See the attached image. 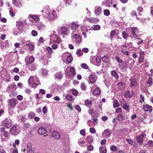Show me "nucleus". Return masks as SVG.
<instances>
[{"label":"nucleus","instance_id":"nucleus-64","mask_svg":"<svg viewBox=\"0 0 153 153\" xmlns=\"http://www.w3.org/2000/svg\"><path fill=\"white\" fill-rule=\"evenodd\" d=\"M147 144L151 146H153V141L152 140H149Z\"/></svg>","mask_w":153,"mask_h":153},{"label":"nucleus","instance_id":"nucleus-32","mask_svg":"<svg viewBox=\"0 0 153 153\" xmlns=\"http://www.w3.org/2000/svg\"><path fill=\"white\" fill-rule=\"evenodd\" d=\"M111 75L115 78L117 79L118 78V74L116 73L115 70H113L111 72Z\"/></svg>","mask_w":153,"mask_h":153},{"label":"nucleus","instance_id":"nucleus-58","mask_svg":"<svg viewBox=\"0 0 153 153\" xmlns=\"http://www.w3.org/2000/svg\"><path fill=\"white\" fill-rule=\"evenodd\" d=\"M72 94L75 96L77 95L78 94V92L75 89H73L72 91Z\"/></svg>","mask_w":153,"mask_h":153},{"label":"nucleus","instance_id":"nucleus-6","mask_svg":"<svg viewBox=\"0 0 153 153\" xmlns=\"http://www.w3.org/2000/svg\"><path fill=\"white\" fill-rule=\"evenodd\" d=\"M12 123L11 120L8 118H6L4 120L3 126L7 128H9L10 127Z\"/></svg>","mask_w":153,"mask_h":153},{"label":"nucleus","instance_id":"nucleus-10","mask_svg":"<svg viewBox=\"0 0 153 153\" xmlns=\"http://www.w3.org/2000/svg\"><path fill=\"white\" fill-rule=\"evenodd\" d=\"M73 40L77 44L80 43L82 41L81 38L79 34H74L73 35Z\"/></svg>","mask_w":153,"mask_h":153},{"label":"nucleus","instance_id":"nucleus-47","mask_svg":"<svg viewBox=\"0 0 153 153\" xmlns=\"http://www.w3.org/2000/svg\"><path fill=\"white\" fill-rule=\"evenodd\" d=\"M76 53L79 56H82L83 54L82 52V51L81 49H78L76 52Z\"/></svg>","mask_w":153,"mask_h":153},{"label":"nucleus","instance_id":"nucleus-16","mask_svg":"<svg viewBox=\"0 0 153 153\" xmlns=\"http://www.w3.org/2000/svg\"><path fill=\"white\" fill-rule=\"evenodd\" d=\"M87 21L90 22L97 23L99 21V19L97 18L91 17L88 19Z\"/></svg>","mask_w":153,"mask_h":153},{"label":"nucleus","instance_id":"nucleus-8","mask_svg":"<svg viewBox=\"0 0 153 153\" xmlns=\"http://www.w3.org/2000/svg\"><path fill=\"white\" fill-rule=\"evenodd\" d=\"M146 136V134L143 133H142L141 135L137 136V137L136 140L137 142L140 144H142L143 143V137Z\"/></svg>","mask_w":153,"mask_h":153},{"label":"nucleus","instance_id":"nucleus-24","mask_svg":"<svg viewBox=\"0 0 153 153\" xmlns=\"http://www.w3.org/2000/svg\"><path fill=\"white\" fill-rule=\"evenodd\" d=\"M18 102L16 99H12L9 100V103L10 105H15L17 104Z\"/></svg>","mask_w":153,"mask_h":153},{"label":"nucleus","instance_id":"nucleus-33","mask_svg":"<svg viewBox=\"0 0 153 153\" xmlns=\"http://www.w3.org/2000/svg\"><path fill=\"white\" fill-rule=\"evenodd\" d=\"M46 28V27L45 25L41 22L39 23V30H44Z\"/></svg>","mask_w":153,"mask_h":153},{"label":"nucleus","instance_id":"nucleus-35","mask_svg":"<svg viewBox=\"0 0 153 153\" xmlns=\"http://www.w3.org/2000/svg\"><path fill=\"white\" fill-rule=\"evenodd\" d=\"M123 85V83L120 82L117 84V87L120 90H121L124 88Z\"/></svg>","mask_w":153,"mask_h":153},{"label":"nucleus","instance_id":"nucleus-4","mask_svg":"<svg viewBox=\"0 0 153 153\" xmlns=\"http://www.w3.org/2000/svg\"><path fill=\"white\" fill-rule=\"evenodd\" d=\"M129 60L127 59L126 61H123L122 62L118 64V66L120 69L121 70H123L125 69H127V65L128 64Z\"/></svg>","mask_w":153,"mask_h":153},{"label":"nucleus","instance_id":"nucleus-25","mask_svg":"<svg viewBox=\"0 0 153 153\" xmlns=\"http://www.w3.org/2000/svg\"><path fill=\"white\" fill-rule=\"evenodd\" d=\"M46 132V129L43 127L39 128V134L43 135L45 134Z\"/></svg>","mask_w":153,"mask_h":153},{"label":"nucleus","instance_id":"nucleus-11","mask_svg":"<svg viewBox=\"0 0 153 153\" xmlns=\"http://www.w3.org/2000/svg\"><path fill=\"white\" fill-rule=\"evenodd\" d=\"M111 134V132L110 130L107 129L104 130L102 133V135L105 138H107L109 137Z\"/></svg>","mask_w":153,"mask_h":153},{"label":"nucleus","instance_id":"nucleus-36","mask_svg":"<svg viewBox=\"0 0 153 153\" xmlns=\"http://www.w3.org/2000/svg\"><path fill=\"white\" fill-rule=\"evenodd\" d=\"M117 119L119 121H122L124 119V118L122 114L121 113L119 114L117 116Z\"/></svg>","mask_w":153,"mask_h":153},{"label":"nucleus","instance_id":"nucleus-22","mask_svg":"<svg viewBox=\"0 0 153 153\" xmlns=\"http://www.w3.org/2000/svg\"><path fill=\"white\" fill-rule=\"evenodd\" d=\"M28 19L30 21L32 20V19H33L36 22L38 20V17L35 15L33 16L32 15H30L29 16Z\"/></svg>","mask_w":153,"mask_h":153},{"label":"nucleus","instance_id":"nucleus-44","mask_svg":"<svg viewBox=\"0 0 153 153\" xmlns=\"http://www.w3.org/2000/svg\"><path fill=\"white\" fill-rule=\"evenodd\" d=\"M115 58L117 61L119 62V63H120L123 62V61L121 59H120L119 57L118 56H116L115 57Z\"/></svg>","mask_w":153,"mask_h":153},{"label":"nucleus","instance_id":"nucleus-9","mask_svg":"<svg viewBox=\"0 0 153 153\" xmlns=\"http://www.w3.org/2000/svg\"><path fill=\"white\" fill-rule=\"evenodd\" d=\"M94 13L96 16L100 15L102 13V8L100 6H97L94 8Z\"/></svg>","mask_w":153,"mask_h":153},{"label":"nucleus","instance_id":"nucleus-7","mask_svg":"<svg viewBox=\"0 0 153 153\" xmlns=\"http://www.w3.org/2000/svg\"><path fill=\"white\" fill-rule=\"evenodd\" d=\"M62 57L65 58L67 56L66 61L68 63H70L73 60V57L70 53L68 52L64 53L62 55Z\"/></svg>","mask_w":153,"mask_h":153},{"label":"nucleus","instance_id":"nucleus-30","mask_svg":"<svg viewBox=\"0 0 153 153\" xmlns=\"http://www.w3.org/2000/svg\"><path fill=\"white\" fill-rule=\"evenodd\" d=\"M62 75L60 72H58L55 75V78L58 79H61L62 77Z\"/></svg>","mask_w":153,"mask_h":153},{"label":"nucleus","instance_id":"nucleus-55","mask_svg":"<svg viewBox=\"0 0 153 153\" xmlns=\"http://www.w3.org/2000/svg\"><path fill=\"white\" fill-rule=\"evenodd\" d=\"M130 14L132 17L137 16L136 12L135 11H132Z\"/></svg>","mask_w":153,"mask_h":153},{"label":"nucleus","instance_id":"nucleus-63","mask_svg":"<svg viewBox=\"0 0 153 153\" xmlns=\"http://www.w3.org/2000/svg\"><path fill=\"white\" fill-rule=\"evenodd\" d=\"M121 51L124 54L128 55L129 54L128 52L127 51H125L124 50L121 49Z\"/></svg>","mask_w":153,"mask_h":153},{"label":"nucleus","instance_id":"nucleus-2","mask_svg":"<svg viewBox=\"0 0 153 153\" xmlns=\"http://www.w3.org/2000/svg\"><path fill=\"white\" fill-rule=\"evenodd\" d=\"M91 89L92 94L94 95H99L100 93V89L96 85H94L92 87H91Z\"/></svg>","mask_w":153,"mask_h":153},{"label":"nucleus","instance_id":"nucleus-3","mask_svg":"<svg viewBox=\"0 0 153 153\" xmlns=\"http://www.w3.org/2000/svg\"><path fill=\"white\" fill-rule=\"evenodd\" d=\"M10 131L12 135H16L20 132L21 130L19 126H14L11 128Z\"/></svg>","mask_w":153,"mask_h":153},{"label":"nucleus","instance_id":"nucleus-39","mask_svg":"<svg viewBox=\"0 0 153 153\" xmlns=\"http://www.w3.org/2000/svg\"><path fill=\"white\" fill-rule=\"evenodd\" d=\"M112 0H107L106 1V5L108 7H110L112 5Z\"/></svg>","mask_w":153,"mask_h":153},{"label":"nucleus","instance_id":"nucleus-60","mask_svg":"<svg viewBox=\"0 0 153 153\" xmlns=\"http://www.w3.org/2000/svg\"><path fill=\"white\" fill-rule=\"evenodd\" d=\"M0 152L1 153H6V152L4 151V149L2 146H0Z\"/></svg>","mask_w":153,"mask_h":153},{"label":"nucleus","instance_id":"nucleus-34","mask_svg":"<svg viewBox=\"0 0 153 153\" xmlns=\"http://www.w3.org/2000/svg\"><path fill=\"white\" fill-rule=\"evenodd\" d=\"M153 84V81L151 77H149L148 80L147 85L149 87L152 85Z\"/></svg>","mask_w":153,"mask_h":153},{"label":"nucleus","instance_id":"nucleus-29","mask_svg":"<svg viewBox=\"0 0 153 153\" xmlns=\"http://www.w3.org/2000/svg\"><path fill=\"white\" fill-rule=\"evenodd\" d=\"M100 28V25H96L93 26L91 28V29L92 30H98Z\"/></svg>","mask_w":153,"mask_h":153},{"label":"nucleus","instance_id":"nucleus-18","mask_svg":"<svg viewBox=\"0 0 153 153\" xmlns=\"http://www.w3.org/2000/svg\"><path fill=\"white\" fill-rule=\"evenodd\" d=\"M134 94V93L132 91H128L125 92L124 96L126 98H130L132 97Z\"/></svg>","mask_w":153,"mask_h":153},{"label":"nucleus","instance_id":"nucleus-59","mask_svg":"<svg viewBox=\"0 0 153 153\" xmlns=\"http://www.w3.org/2000/svg\"><path fill=\"white\" fill-rule=\"evenodd\" d=\"M37 32L35 30H32L31 32V34L33 36H36L37 35Z\"/></svg>","mask_w":153,"mask_h":153},{"label":"nucleus","instance_id":"nucleus-43","mask_svg":"<svg viewBox=\"0 0 153 153\" xmlns=\"http://www.w3.org/2000/svg\"><path fill=\"white\" fill-rule=\"evenodd\" d=\"M104 13L106 16H108L110 14V12L108 9H105L104 10Z\"/></svg>","mask_w":153,"mask_h":153},{"label":"nucleus","instance_id":"nucleus-62","mask_svg":"<svg viewBox=\"0 0 153 153\" xmlns=\"http://www.w3.org/2000/svg\"><path fill=\"white\" fill-rule=\"evenodd\" d=\"M80 133L82 136H85V131L84 129H82L80 131Z\"/></svg>","mask_w":153,"mask_h":153},{"label":"nucleus","instance_id":"nucleus-37","mask_svg":"<svg viewBox=\"0 0 153 153\" xmlns=\"http://www.w3.org/2000/svg\"><path fill=\"white\" fill-rule=\"evenodd\" d=\"M32 147L31 146V143H28L27 146V152L28 151L32 150Z\"/></svg>","mask_w":153,"mask_h":153},{"label":"nucleus","instance_id":"nucleus-23","mask_svg":"<svg viewBox=\"0 0 153 153\" xmlns=\"http://www.w3.org/2000/svg\"><path fill=\"white\" fill-rule=\"evenodd\" d=\"M70 27L72 28L76 29L78 28L79 25L76 22H73L70 24Z\"/></svg>","mask_w":153,"mask_h":153},{"label":"nucleus","instance_id":"nucleus-42","mask_svg":"<svg viewBox=\"0 0 153 153\" xmlns=\"http://www.w3.org/2000/svg\"><path fill=\"white\" fill-rule=\"evenodd\" d=\"M120 101L121 105H127V104L124 99H120Z\"/></svg>","mask_w":153,"mask_h":153},{"label":"nucleus","instance_id":"nucleus-51","mask_svg":"<svg viewBox=\"0 0 153 153\" xmlns=\"http://www.w3.org/2000/svg\"><path fill=\"white\" fill-rule=\"evenodd\" d=\"M35 115V113L33 112H30L29 113L28 116L30 118H33Z\"/></svg>","mask_w":153,"mask_h":153},{"label":"nucleus","instance_id":"nucleus-46","mask_svg":"<svg viewBox=\"0 0 153 153\" xmlns=\"http://www.w3.org/2000/svg\"><path fill=\"white\" fill-rule=\"evenodd\" d=\"M126 141L130 145H132L134 143L133 141L131 139H126Z\"/></svg>","mask_w":153,"mask_h":153},{"label":"nucleus","instance_id":"nucleus-50","mask_svg":"<svg viewBox=\"0 0 153 153\" xmlns=\"http://www.w3.org/2000/svg\"><path fill=\"white\" fill-rule=\"evenodd\" d=\"M66 98L67 99L70 101L72 100L73 98L72 96L70 95H68L66 96Z\"/></svg>","mask_w":153,"mask_h":153},{"label":"nucleus","instance_id":"nucleus-61","mask_svg":"<svg viewBox=\"0 0 153 153\" xmlns=\"http://www.w3.org/2000/svg\"><path fill=\"white\" fill-rule=\"evenodd\" d=\"M90 131L91 133H95L96 132V130L93 127L90 128Z\"/></svg>","mask_w":153,"mask_h":153},{"label":"nucleus","instance_id":"nucleus-48","mask_svg":"<svg viewBox=\"0 0 153 153\" xmlns=\"http://www.w3.org/2000/svg\"><path fill=\"white\" fill-rule=\"evenodd\" d=\"M144 58L143 56H140L138 60V62L140 63H142L144 61Z\"/></svg>","mask_w":153,"mask_h":153},{"label":"nucleus","instance_id":"nucleus-14","mask_svg":"<svg viewBox=\"0 0 153 153\" xmlns=\"http://www.w3.org/2000/svg\"><path fill=\"white\" fill-rule=\"evenodd\" d=\"M28 82L30 86L32 88L36 87L37 84L33 81V78L31 77H30L28 79Z\"/></svg>","mask_w":153,"mask_h":153},{"label":"nucleus","instance_id":"nucleus-12","mask_svg":"<svg viewBox=\"0 0 153 153\" xmlns=\"http://www.w3.org/2000/svg\"><path fill=\"white\" fill-rule=\"evenodd\" d=\"M129 80L131 83L130 85L131 87L137 85L138 82L135 79L132 77H131V78L129 79Z\"/></svg>","mask_w":153,"mask_h":153},{"label":"nucleus","instance_id":"nucleus-1","mask_svg":"<svg viewBox=\"0 0 153 153\" xmlns=\"http://www.w3.org/2000/svg\"><path fill=\"white\" fill-rule=\"evenodd\" d=\"M42 12L44 16L47 15V18L51 22L54 20L57 17V15L56 12L54 10H50V8L48 6L45 7L42 10Z\"/></svg>","mask_w":153,"mask_h":153},{"label":"nucleus","instance_id":"nucleus-53","mask_svg":"<svg viewBox=\"0 0 153 153\" xmlns=\"http://www.w3.org/2000/svg\"><path fill=\"white\" fill-rule=\"evenodd\" d=\"M46 50L48 51V53L50 54H51L53 52V51L51 48L49 47L47 48Z\"/></svg>","mask_w":153,"mask_h":153},{"label":"nucleus","instance_id":"nucleus-40","mask_svg":"<svg viewBox=\"0 0 153 153\" xmlns=\"http://www.w3.org/2000/svg\"><path fill=\"white\" fill-rule=\"evenodd\" d=\"M115 114H121L122 113V109L120 108H118L115 109Z\"/></svg>","mask_w":153,"mask_h":153},{"label":"nucleus","instance_id":"nucleus-5","mask_svg":"<svg viewBox=\"0 0 153 153\" xmlns=\"http://www.w3.org/2000/svg\"><path fill=\"white\" fill-rule=\"evenodd\" d=\"M67 74L72 77L75 75V70L74 68L72 66H69L67 68Z\"/></svg>","mask_w":153,"mask_h":153},{"label":"nucleus","instance_id":"nucleus-15","mask_svg":"<svg viewBox=\"0 0 153 153\" xmlns=\"http://www.w3.org/2000/svg\"><path fill=\"white\" fill-rule=\"evenodd\" d=\"M61 33L65 35H67L69 33L68 29L65 27H62L61 28Z\"/></svg>","mask_w":153,"mask_h":153},{"label":"nucleus","instance_id":"nucleus-49","mask_svg":"<svg viewBox=\"0 0 153 153\" xmlns=\"http://www.w3.org/2000/svg\"><path fill=\"white\" fill-rule=\"evenodd\" d=\"M122 36L123 38L126 39L128 36V34L127 33L125 32H123L122 33Z\"/></svg>","mask_w":153,"mask_h":153},{"label":"nucleus","instance_id":"nucleus-52","mask_svg":"<svg viewBox=\"0 0 153 153\" xmlns=\"http://www.w3.org/2000/svg\"><path fill=\"white\" fill-rule=\"evenodd\" d=\"M87 150L89 151H92L94 149V147L91 145H90L87 147Z\"/></svg>","mask_w":153,"mask_h":153},{"label":"nucleus","instance_id":"nucleus-13","mask_svg":"<svg viewBox=\"0 0 153 153\" xmlns=\"http://www.w3.org/2000/svg\"><path fill=\"white\" fill-rule=\"evenodd\" d=\"M81 30L82 32V34L84 36V37L86 38L87 37L86 33L88 31V29L87 27L84 25L82 26L81 27Z\"/></svg>","mask_w":153,"mask_h":153},{"label":"nucleus","instance_id":"nucleus-21","mask_svg":"<svg viewBox=\"0 0 153 153\" xmlns=\"http://www.w3.org/2000/svg\"><path fill=\"white\" fill-rule=\"evenodd\" d=\"M34 60V58L33 57L31 56L29 58H26L25 61L27 64H30L32 63Z\"/></svg>","mask_w":153,"mask_h":153},{"label":"nucleus","instance_id":"nucleus-57","mask_svg":"<svg viewBox=\"0 0 153 153\" xmlns=\"http://www.w3.org/2000/svg\"><path fill=\"white\" fill-rule=\"evenodd\" d=\"M85 103L86 105H91L92 104V102L89 100H86L85 101Z\"/></svg>","mask_w":153,"mask_h":153},{"label":"nucleus","instance_id":"nucleus-20","mask_svg":"<svg viewBox=\"0 0 153 153\" xmlns=\"http://www.w3.org/2000/svg\"><path fill=\"white\" fill-rule=\"evenodd\" d=\"M137 32L138 30L135 27H133L132 28L131 32L134 37L137 38L138 36L137 34Z\"/></svg>","mask_w":153,"mask_h":153},{"label":"nucleus","instance_id":"nucleus-54","mask_svg":"<svg viewBox=\"0 0 153 153\" xmlns=\"http://www.w3.org/2000/svg\"><path fill=\"white\" fill-rule=\"evenodd\" d=\"M81 67L82 68L85 69H87L88 68V66L85 63H83L81 65Z\"/></svg>","mask_w":153,"mask_h":153},{"label":"nucleus","instance_id":"nucleus-56","mask_svg":"<svg viewBox=\"0 0 153 153\" xmlns=\"http://www.w3.org/2000/svg\"><path fill=\"white\" fill-rule=\"evenodd\" d=\"M47 111H48L47 108L45 106H44L43 108H42L43 112L44 114H45L47 112Z\"/></svg>","mask_w":153,"mask_h":153},{"label":"nucleus","instance_id":"nucleus-38","mask_svg":"<svg viewBox=\"0 0 153 153\" xmlns=\"http://www.w3.org/2000/svg\"><path fill=\"white\" fill-rule=\"evenodd\" d=\"M110 149L111 151L113 152H115L117 151V147L114 145L111 146Z\"/></svg>","mask_w":153,"mask_h":153},{"label":"nucleus","instance_id":"nucleus-45","mask_svg":"<svg viewBox=\"0 0 153 153\" xmlns=\"http://www.w3.org/2000/svg\"><path fill=\"white\" fill-rule=\"evenodd\" d=\"M80 87L82 90L84 91L85 90L86 88L85 85L84 83H81Z\"/></svg>","mask_w":153,"mask_h":153},{"label":"nucleus","instance_id":"nucleus-31","mask_svg":"<svg viewBox=\"0 0 153 153\" xmlns=\"http://www.w3.org/2000/svg\"><path fill=\"white\" fill-rule=\"evenodd\" d=\"M23 25V22L20 21H18L16 22V25L18 29L19 30H21V28L20 27L22 26Z\"/></svg>","mask_w":153,"mask_h":153},{"label":"nucleus","instance_id":"nucleus-17","mask_svg":"<svg viewBox=\"0 0 153 153\" xmlns=\"http://www.w3.org/2000/svg\"><path fill=\"white\" fill-rule=\"evenodd\" d=\"M89 78L90 82L94 83L97 80V76L95 75H91L89 76Z\"/></svg>","mask_w":153,"mask_h":153},{"label":"nucleus","instance_id":"nucleus-19","mask_svg":"<svg viewBox=\"0 0 153 153\" xmlns=\"http://www.w3.org/2000/svg\"><path fill=\"white\" fill-rule=\"evenodd\" d=\"M52 136L54 138L57 139L60 138V135L59 133L56 131H53L51 133Z\"/></svg>","mask_w":153,"mask_h":153},{"label":"nucleus","instance_id":"nucleus-27","mask_svg":"<svg viewBox=\"0 0 153 153\" xmlns=\"http://www.w3.org/2000/svg\"><path fill=\"white\" fill-rule=\"evenodd\" d=\"M143 108L145 111H151L152 110V107L151 106H143Z\"/></svg>","mask_w":153,"mask_h":153},{"label":"nucleus","instance_id":"nucleus-26","mask_svg":"<svg viewBox=\"0 0 153 153\" xmlns=\"http://www.w3.org/2000/svg\"><path fill=\"white\" fill-rule=\"evenodd\" d=\"M100 153H106L107 152L106 148L105 146H101L99 148Z\"/></svg>","mask_w":153,"mask_h":153},{"label":"nucleus","instance_id":"nucleus-28","mask_svg":"<svg viewBox=\"0 0 153 153\" xmlns=\"http://www.w3.org/2000/svg\"><path fill=\"white\" fill-rule=\"evenodd\" d=\"M102 61L105 63H108L109 61V57L107 56H105L101 58Z\"/></svg>","mask_w":153,"mask_h":153},{"label":"nucleus","instance_id":"nucleus-41","mask_svg":"<svg viewBox=\"0 0 153 153\" xmlns=\"http://www.w3.org/2000/svg\"><path fill=\"white\" fill-rule=\"evenodd\" d=\"M26 46H28L29 48V50L30 51H32L33 48V46L31 44L28 43L26 44Z\"/></svg>","mask_w":153,"mask_h":153}]
</instances>
